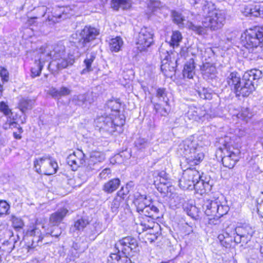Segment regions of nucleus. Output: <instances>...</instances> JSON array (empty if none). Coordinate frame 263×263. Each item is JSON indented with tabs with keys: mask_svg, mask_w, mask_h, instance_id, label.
Segmentation results:
<instances>
[{
	"mask_svg": "<svg viewBox=\"0 0 263 263\" xmlns=\"http://www.w3.org/2000/svg\"><path fill=\"white\" fill-rule=\"evenodd\" d=\"M40 50V55L35 59V64L37 66H71L78 60L73 55L63 59L65 47L62 44L47 46L44 51L43 48Z\"/></svg>",
	"mask_w": 263,
	"mask_h": 263,
	"instance_id": "obj_1",
	"label": "nucleus"
},
{
	"mask_svg": "<svg viewBox=\"0 0 263 263\" xmlns=\"http://www.w3.org/2000/svg\"><path fill=\"white\" fill-rule=\"evenodd\" d=\"M202 11L204 17L202 26H197L190 22L187 23L189 29L199 35H203L206 34L208 28L216 30L223 26L226 20V14L223 11L216 9L212 4L208 3L203 5Z\"/></svg>",
	"mask_w": 263,
	"mask_h": 263,
	"instance_id": "obj_2",
	"label": "nucleus"
},
{
	"mask_svg": "<svg viewBox=\"0 0 263 263\" xmlns=\"http://www.w3.org/2000/svg\"><path fill=\"white\" fill-rule=\"evenodd\" d=\"M36 11L39 15L44 16L47 15L46 22L49 25L54 24L64 20L74 14V10L70 6H57L51 9L46 6H42L36 8Z\"/></svg>",
	"mask_w": 263,
	"mask_h": 263,
	"instance_id": "obj_3",
	"label": "nucleus"
},
{
	"mask_svg": "<svg viewBox=\"0 0 263 263\" xmlns=\"http://www.w3.org/2000/svg\"><path fill=\"white\" fill-rule=\"evenodd\" d=\"M262 71L256 68L248 70L243 75L242 83L235 91L236 96L248 97L255 89L253 81L261 77Z\"/></svg>",
	"mask_w": 263,
	"mask_h": 263,
	"instance_id": "obj_4",
	"label": "nucleus"
},
{
	"mask_svg": "<svg viewBox=\"0 0 263 263\" xmlns=\"http://www.w3.org/2000/svg\"><path fill=\"white\" fill-rule=\"evenodd\" d=\"M196 145L195 141L185 140L179 145L181 154L191 166L198 165L204 157L203 153L195 147Z\"/></svg>",
	"mask_w": 263,
	"mask_h": 263,
	"instance_id": "obj_5",
	"label": "nucleus"
},
{
	"mask_svg": "<svg viewBox=\"0 0 263 263\" xmlns=\"http://www.w3.org/2000/svg\"><path fill=\"white\" fill-rule=\"evenodd\" d=\"M203 208L208 216L213 217L209 218L210 223L214 224H217L220 222L219 219L226 214L229 209L227 205L221 204L218 199L206 200L203 205Z\"/></svg>",
	"mask_w": 263,
	"mask_h": 263,
	"instance_id": "obj_6",
	"label": "nucleus"
},
{
	"mask_svg": "<svg viewBox=\"0 0 263 263\" xmlns=\"http://www.w3.org/2000/svg\"><path fill=\"white\" fill-rule=\"evenodd\" d=\"M98 30L90 26H86L79 33H77L74 43L80 53L86 51L90 46L91 42L99 34Z\"/></svg>",
	"mask_w": 263,
	"mask_h": 263,
	"instance_id": "obj_7",
	"label": "nucleus"
},
{
	"mask_svg": "<svg viewBox=\"0 0 263 263\" xmlns=\"http://www.w3.org/2000/svg\"><path fill=\"white\" fill-rule=\"evenodd\" d=\"M137 247V240L134 237L128 236L119 240L118 243H116V250H118V253H116L117 263H120V262L130 263V260L126 256L121 257L118 253L121 251L123 254L125 255L129 253V250L136 252Z\"/></svg>",
	"mask_w": 263,
	"mask_h": 263,
	"instance_id": "obj_8",
	"label": "nucleus"
},
{
	"mask_svg": "<svg viewBox=\"0 0 263 263\" xmlns=\"http://www.w3.org/2000/svg\"><path fill=\"white\" fill-rule=\"evenodd\" d=\"M243 44L244 47L248 49L249 52H252L255 49L259 48L263 56V27L250 30L246 34Z\"/></svg>",
	"mask_w": 263,
	"mask_h": 263,
	"instance_id": "obj_9",
	"label": "nucleus"
},
{
	"mask_svg": "<svg viewBox=\"0 0 263 263\" xmlns=\"http://www.w3.org/2000/svg\"><path fill=\"white\" fill-rule=\"evenodd\" d=\"M34 168L39 174L51 175L55 174L58 170L57 162L49 156L35 159L33 162Z\"/></svg>",
	"mask_w": 263,
	"mask_h": 263,
	"instance_id": "obj_10",
	"label": "nucleus"
},
{
	"mask_svg": "<svg viewBox=\"0 0 263 263\" xmlns=\"http://www.w3.org/2000/svg\"><path fill=\"white\" fill-rule=\"evenodd\" d=\"M200 178L199 172L195 168L190 167L183 171L179 180V186L183 190H193L194 184Z\"/></svg>",
	"mask_w": 263,
	"mask_h": 263,
	"instance_id": "obj_11",
	"label": "nucleus"
},
{
	"mask_svg": "<svg viewBox=\"0 0 263 263\" xmlns=\"http://www.w3.org/2000/svg\"><path fill=\"white\" fill-rule=\"evenodd\" d=\"M235 232L236 234L234 238L235 242L237 244L239 243L247 244L251 240L255 230L250 225L244 224L237 227Z\"/></svg>",
	"mask_w": 263,
	"mask_h": 263,
	"instance_id": "obj_12",
	"label": "nucleus"
},
{
	"mask_svg": "<svg viewBox=\"0 0 263 263\" xmlns=\"http://www.w3.org/2000/svg\"><path fill=\"white\" fill-rule=\"evenodd\" d=\"M153 33L150 28L143 27L141 29L137 40L138 49L142 51L150 46L153 42Z\"/></svg>",
	"mask_w": 263,
	"mask_h": 263,
	"instance_id": "obj_13",
	"label": "nucleus"
},
{
	"mask_svg": "<svg viewBox=\"0 0 263 263\" xmlns=\"http://www.w3.org/2000/svg\"><path fill=\"white\" fill-rule=\"evenodd\" d=\"M135 203L137 212L141 215L152 217L151 201L147 199L146 195L139 193L135 195Z\"/></svg>",
	"mask_w": 263,
	"mask_h": 263,
	"instance_id": "obj_14",
	"label": "nucleus"
},
{
	"mask_svg": "<svg viewBox=\"0 0 263 263\" xmlns=\"http://www.w3.org/2000/svg\"><path fill=\"white\" fill-rule=\"evenodd\" d=\"M85 155L81 150H78L70 154L67 158V163L72 171H76L85 163Z\"/></svg>",
	"mask_w": 263,
	"mask_h": 263,
	"instance_id": "obj_15",
	"label": "nucleus"
},
{
	"mask_svg": "<svg viewBox=\"0 0 263 263\" xmlns=\"http://www.w3.org/2000/svg\"><path fill=\"white\" fill-rule=\"evenodd\" d=\"M141 215L139 217L138 222L136 223L137 225V229L139 233L142 232L148 229H153L154 228H158L160 227L158 223H156V226L154 222L153 217Z\"/></svg>",
	"mask_w": 263,
	"mask_h": 263,
	"instance_id": "obj_16",
	"label": "nucleus"
},
{
	"mask_svg": "<svg viewBox=\"0 0 263 263\" xmlns=\"http://www.w3.org/2000/svg\"><path fill=\"white\" fill-rule=\"evenodd\" d=\"M68 213L66 208H61L52 213L50 217L49 222L53 226L59 225Z\"/></svg>",
	"mask_w": 263,
	"mask_h": 263,
	"instance_id": "obj_17",
	"label": "nucleus"
},
{
	"mask_svg": "<svg viewBox=\"0 0 263 263\" xmlns=\"http://www.w3.org/2000/svg\"><path fill=\"white\" fill-rule=\"evenodd\" d=\"M154 105V109L157 114L161 116H167L170 111V107L168 103H155L151 101Z\"/></svg>",
	"mask_w": 263,
	"mask_h": 263,
	"instance_id": "obj_18",
	"label": "nucleus"
},
{
	"mask_svg": "<svg viewBox=\"0 0 263 263\" xmlns=\"http://www.w3.org/2000/svg\"><path fill=\"white\" fill-rule=\"evenodd\" d=\"M71 92V90L68 87L63 86L59 89L51 87L48 90V93L53 98L59 99L62 97L69 95Z\"/></svg>",
	"mask_w": 263,
	"mask_h": 263,
	"instance_id": "obj_19",
	"label": "nucleus"
},
{
	"mask_svg": "<svg viewBox=\"0 0 263 263\" xmlns=\"http://www.w3.org/2000/svg\"><path fill=\"white\" fill-rule=\"evenodd\" d=\"M234 238V237L230 235L227 232H223L218 236V239L221 245L226 248H230L232 243L235 242Z\"/></svg>",
	"mask_w": 263,
	"mask_h": 263,
	"instance_id": "obj_20",
	"label": "nucleus"
},
{
	"mask_svg": "<svg viewBox=\"0 0 263 263\" xmlns=\"http://www.w3.org/2000/svg\"><path fill=\"white\" fill-rule=\"evenodd\" d=\"M184 211L188 216L194 220H197L199 218V210L195 205L186 204L184 205Z\"/></svg>",
	"mask_w": 263,
	"mask_h": 263,
	"instance_id": "obj_21",
	"label": "nucleus"
},
{
	"mask_svg": "<svg viewBox=\"0 0 263 263\" xmlns=\"http://www.w3.org/2000/svg\"><path fill=\"white\" fill-rule=\"evenodd\" d=\"M232 157L222 156V162L224 167L232 168L236 163L238 161V156L237 154H232Z\"/></svg>",
	"mask_w": 263,
	"mask_h": 263,
	"instance_id": "obj_22",
	"label": "nucleus"
},
{
	"mask_svg": "<svg viewBox=\"0 0 263 263\" xmlns=\"http://www.w3.org/2000/svg\"><path fill=\"white\" fill-rule=\"evenodd\" d=\"M228 83L229 85L233 86L235 91L237 86H239L242 83L240 75L236 72H232L228 77Z\"/></svg>",
	"mask_w": 263,
	"mask_h": 263,
	"instance_id": "obj_23",
	"label": "nucleus"
},
{
	"mask_svg": "<svg viewBox=\"0 0 263 263\" xmlns=\"http://www.w3.org/2000/svg\"><path fill=\"white\" fill-rule=\"evenodd\" d=\"M202 177L200 175L199 182L196 184V187L199 189L200 187L199 185L202 184V186L204 188V192H210L213 185V181L211 179L210 177H205L204 179H203Z\"/></svg>",
	"mask_w": 263,
	"mask_h": 263,
	"instance_id": "obj_24",
	"label": "nucleus"
},
{
	"mask_svg": "<svg viewBox=\"0 0 263 263\" xmlns=\"http://www.w3.org/2000/svg\"><path fill=\"white\" fill-rule=\"evenodd\" d=\"M34 103V100L23 98L20 100L19 103L20 110L25 112L27 110L32 109Z\"/></svg>",
	"mask_w": 263,
	"mask_h": 263,
	"instance_id": "obj_25",
	"label": "nucleus"
},
{
	"mask_svg": "<svg viewBox=\"0 0 263 263\" xmlns=\"http://www.w3.org/2000/svg\"><path fill=\"white\" fill-rule=\"evenodd\" d=\"M156 98L157 99V103H168L169 99L167 97L166 89L163 88H159L157 89Z\"/></svg>",
	"mask_w": 263,
	"mask_h": 263,
	"instance_id": "obj_26",
	"label": "nucleus"
},
{
	"mask_svg": "<svg viewBox=\"0 0 263 263\" xmlns=\"http://www.w3.org/2000/svg\"><path fill=\"white\" fill-rule=\"evenodd\" d=\"M201 112L199 109H190L186 115L190 120L197 121L204 116V114H202Z\"/></svg>",
	"mask_w": 263,
	"mask_h": 263,
	"instance_id": "obj_27",
	"label": "nucleus"
},
{
	"mask_svg": "<svg viewBox=\"0 0 263 263\" xmlns=\"http://www.w3.org/2000/svg\"><path fill=\"white\" fill-rule=\"evenodd\" d=\"M182 39L181 33L179 31H173L170 42V46L173 48L178 47Z\"/></svg>",
	"mask_w": 263,
	"mask_h": 263,
	"instance_id": "obj_28",
	"label": "nucleus"
},
{
	"mask_svg": "<svg viewBox=\"0 0 263 263\" xmlns=\"http://www.w3.org/2000/svg\"><path fill=\"white\" fill-rule=\"evenodd\" d=\"M123 111V107L122 111H121L120 109H116V119H118L119 120V123H116V127H120V129L118 131L119 133L122 132V129L121 127L124 125L125 122V117Z\"/></svg>",
	"mask_w": 263,
	"mask_h": 263,
	"instance_id": "obj_29",
	"label": "nucleus"
},
{
	"mask_svg": "<svg viewBox=\"0 0 263 263\" xmlns=\"http://www.w3.org/2000/svg\"><path fill=\"white\" fill-rule=\"evenodd\" d=\"M27 234L30 236H33V238L32 239L33 242L37 243L39 241H41L43 239V237L41 236V231L36 227L30 230H28Z\"/></svg>",
	"mask_w": 263,
	"mask_h": 263,
	"instance_id": "obj_30",
	"label": "nucleus"
},
{
	"mask_svg": "<svg viewBox=\"0 0 263 263\" xmlns=\"http://www.w3.org/2000/svg\"><path fill=\"white\" fill-rule=\"evenodd\" d=\"M172 16L173 21L178 25H182L183 22L185 21L184 16L178 11H173L172 12Z\"/></svg>",
	"mask_w": 263,
	"mask_h": 263,
	"instance_id": "obj_31",
	"label": "nucleus"
},
{
	"mask_svg": "<svg viewBox=\"0 0 263 263\" xmlns=\"http://www.w3.org/2000/svg\"><path fill=\"white\" fill-rule=\"evenodd\" d=\"M89 223L87 219L81 218L77 219L74 223L73 227L76 230L81 231L84 229L85 227Z\"/></svg>",
	"mask_w": 263,
	"mask_h": 263,
	"instance_id": "obj_32",
	"label": "nucleus"
},
{
	"mask_svg": "<svg viewBox=\"0 0 263 263\" xmlns=\"http://www.w3.org/2000/svg\"><path fill=\"white\" fill-rule=\"evenodd\" d=\"M96 122L100 123L103 122L105 126L108 127L114 128L115 127V123H114L113 119L109 117H106L105 118L103 117H100L97 119Z\"/></svg>",
	"mask_w": 263,
	"mask_h": 263,
	"instance_id": "obj_33",
	"label": "nucleus"
},
{
	"mask_svg": "<svg viewBox=\"0 0 263 263\" xmlns=\"http://www.w3.org/2000/svg\"><path fill=\"white\" fill-rule=\"evenodd\" d=\"M255 5L248 4L245 5L241 8V11L244 15L253 16V11L255 10Z\"/></svg>",
	"mask_w": 263,
	"mask_h": 263,
	"instance_id": "obj_34",
	"label": "nucleus"
},
{
	"mask_svg": "<svg viewBox=\"0 0 263 263\" xmlns=\"http://www.w3.org/2000/svg\"><path fill=\"white\" fill-rule=\"evenodd\" d=\"M132 6L130 0H116V10L119 8L123 10L128 9Z\"/></svg>",
	"mask_w": 263,
	"mask_h": 263,
	"instance_id": "obj_35",
	"label": "nucleus"
},
{
	"mask_svg": "<svg viewBox=\"0 0 263 263\" xmlns=\"http://www.w3.org/2000/svg\"><path fill=\"white\" fill-rule=\"evenodd\" d=\"M195 67H184L182 71L183 77L188 79H192L193 76L195 74Z\"/></svg>",
	"mask_w": 263,
	"mask_h": 263,
	"instance_id": "obj_36",
	"label": "nucleus"
},
{
	"mask_svg": "<svg viewBox=\"0 0 263 263\" xmlns=\"http://www.w3.org/2000/svg\"><path fill=\"white\" fill-rule=\"evenodd\" d=\"M76 105L79 106L83 105L86 102V97L85 95H79L73 97L72 99Z\"/></svg>",
	"mask_w": 263,
	"mask_h": 263,
	"instance_id": "obj_37",
	"label": "nucleus"
},
{
	"mask_svg": "<svg viewBox=\"0 0 263 263\" xmlns=\"http://www.w3.org/2000/svg\"><path fill=\"white\" fill-rule=\"evenodd\" d=\"M211 91V89L203 88L201 90L198 91V94L201 98L210 100L212 98Z\"/></svg>",
	"mask_w": 263,
	"mask_h": 263,
	"instance_id": "obj_38",
	"label": "nucleus"
},
{
	"mask_svg": "<svg viewBox=\"0 0 263 263\" xmlns=\"http://www.w3.org/2000/svg\"><path fill=\"white\" fill-rule=\"evenodd\" d=\"M104 190L108 193H112L115 190V182L114 179L110 180L104 184Z\"/></svg>",
	"mask_w": 263,
	"mask_h": 263,
	"instance_id": "obj_39",
	"label": "nucleus"
},
{
	"mask_svg": "<svg viewBox=\"0 0 263 263\" xmlns=\"http://www.w3.org/2000/svg\"><path fill=\"white\" fill-rule=\"evenodd\" d=\"M219 153L223 154V156H229V157H232L231 155H232V154L238 155L239 153L238 150H236V152H234L231 151L230 149H228L226 147H224L223 148H219L217 153L218 154Z\"/></svg>",
	"mask_w": 263,
	"mask_h": 263,
	"instance_id": "obj_40",
	"label": "nucleus"
},
{
	"mask_svg": "<svg viewBox=\"0 0 263 263\" xmlns=\"http://www.w3.org/2000/svg\"><path fill=\"white\" fill-rule=\"evenodd\" d=\"M12 226L16 230H20L24 226L23 220L17 217H13L12 218Z\"/></svg>",
	"mask_w": 263,
	"mask_h": 263,
	"instance_id": "obj_41",
	"label": "nucleus"
},
{
	"mask_svg": "<svg viewBox=\"0 0 263 263\" xmlns=\"http://www.w3.org/2000/svg\"><path fill=\"white\" fill-rule=\"evenodd\" d=\"M161 66H164L166 64L170 65L171 62V56L168 52L166 51L165 53H163L161 55Z\"/></svg>",
	"mask_w": 263,
	"mask_h": 263,
	"instance_id": "obj_42",
	"label": "nucleus"
},
{
	"mask_svg": "<svg viewBox=\"0 0 263 263\" xmlns=\"http://www.w3.org/2000/svg\"><path fill=\"white\" fill-rule=\"evenodd\" d=\"M255 10L253 11V16L263 18V5H255Z\"/></svg>",
	"mask_w": 263,
	"mask_h": 263,
	"instance_id": "obj_43",
	"label": "nucleus"
},
{
	"mask_svg": "<svg viewBox=\"0 0 263 263\" xmlns=\"http://www.w3.org/2000/svg\"><path fill=\"white\" fill-rule=\"evenodd\" d=\"M0 76L3 83L7 82L9 81V72L4 67H1V69L0 70Z\"/></svg>",
	"mask_w": 263,
	"mask_h": 263,
	"instance_id": "obj_44",
	"label": "nucleus"
},
{
	"mask_svg": "<svg viewBox=\"0 0 263 263\" xmlns=\"http://www.w3.org/2000/svg\"><path fill=\"white\" fill-rule=\"evenodd\" d=\"M135 145L139 149H142L148 145V143L145 139L140 138L135 141Z\"/></svg>",
	"mask_w": 263,
	"mask_h": 263,
	"instance_id": "obj_45",
	"label": "nucleus"
},
{
	"mask_svg": "<svg viewBox=\"0 0 263 263\" xmlns=\"http://www.w3.org/2000/svg\"><path fill=\"white\" fill-rule=\"evenodd\" d=\"M9 209V205L5 201H0V215L7 214Z\"/></svg>",
	"mask_w": 263,
	"mask_h": 263,
	"instance_id": "obj_46",
	"label": "nucleus"
},
{
	"mask_svg": "<svg viewBox=\"0 0 263 263\" xmlns=\"http://www.w3.org/2000/svg\"><path fill=\"white\" fill-rule=\"evenodd\" d=\"M239 115L242 117V118L247 121L248 119H250L253 116L252 114L250 112L249 109L247 108L243 109Z\"/></svg>",
	"mask_w": 263,
	"mask_h": 263,
	"instance_id": "obj_47",
	"label": "nucleus"
},
{
	"mask_svg": "<svg viewBox=\"0 0 263 263\" xmlns=\"http://www.w3.org/2000/svg\"><path fill=\"white\" fill-rule=\"evenodd\" d=\"M95 59L96 55L95 53H91L90 54H87L86 58L84 61V63L85 64V66H91Z\"/></svg>",
	"mask_w": 263,
	"mask_h": 263,
	"instance_id": "obj_48",
	"label": "nucleus"
},
{
	"mask_svg": "<svg viewBox=\"0 0 263 263\" xmlns=\"http://www.w3.org/2000/svg\"><path fill=\"white\" fill-rule=\"evenodd\" d=\"M129 190L127 186H122L120 191L117 192V196L122 199H124L125 196L128 193Z\"/></svg>",
	"mask_w": 263,
	"mask_h": 263,
	"instance_id": "obj_49",
	"label": "nucleus"
},
{
	"mask_svg": "<svg viewBox=\"0 0 263 263\" xmlns=\"http://www.w3.org/2000/svg\"><path fill=\"white\" fill-rule=\"evenodd\" d=\"M257 209L258 214L263 218V191L261 192V196H260V202L257 204Z\"/></svg>",
	"mask_w": 263,
	"mask_h": 263,
	"instance_id": "obj_50",
	"label": "nucleus"
},
{
	"mask_svg": "<svg viewBox=\"0 0 263 263\" xmlns=\"http://www.w3.org/2000/svg\"><path fill=\"white\" fill-rule=\"evenodd\" d=\"M37 18V17H32L28 18L25 23L26 27H30L31 26H37L38 23L35 21Z\"/></svg>",
	"mask_w": 263,
	"mask_h": 263,
	"instance_id": "obj_51",
	"label": "nucleus"
},
{
	"mask_svg": "<svg viewBox=\"0 0 263 263\" xmlns=\"http://www.w3.org/2000/svg\"><path fill=\"white\" fill-rule=\"evenodd\" d=\"M0 110L3 112L5 115H8L11 112L8 106L4 102L0 103Z\"/></svg>",
	"mask_w": 263,
	"mask_h": 263,
	"instance_id": "obj_52",
	"label": "nucleus"
},
{
	"mask_svg": "<svg viewBox=\"0 0 263 263\" xmlns=\"http://www.w3.org/2000/svg\"><path fill=\"white\" fill-rule=\"evenodd\" d=\"M43 67H32L31 69V76L33 77L39 76Z\"/></svg>",
	"mask_w": 263,
	"mask_h": 263,
	"instance_id": "obj_53",
	"label": "nucleus"
},
{
	"mask_svg": "<svg viewBox=\"0 0 263 263\" xmlns=\"http://www.w3.org/2000/svg\"><path fill=\"white\" fill-rule=\"evenodd\" d=\"M123 45L124 42L120 36H116V52L121 50Z\"/></svg>",
	"mask_w": 263,
	"mask_h": 263,
	"instance_id": "obj_54",
	"label": "nucleus"
},
{
	"mask_svg": "<svg viewBox=\"0 0 263 263\" xmlns=\"http://www.w3.org/2000/svg\"><path fill=\"white\" fill-rule=\"evenodd\" d=\"M115 105V101L113 99L109 100L106 103V108L110 109L111 111H115L114 109V106Z\"/></svg>",
	"mask_w": 263,
	"mask_h": 263,
	"instance_id": "obj_55",
	"label": "nucleus"
},
{
	"mask_svg": "<svg viewBox=\"0 0 263 263\" xmlns=\"http://www.w3.org/2000/svg\"><path fill=\"white\" fill-rule=\"evenodd\" d=\"M120 213L118 215L119 218L122 221H124L127 217V214L125 212V209L121 208L120 209Z\"/></svg>",
	"mask_w": 263,
	"mask_h": 263,
	"instance_id": "obj_56",
	"label": "nucleus"
},
{
	"mask_svg": "<svg viewBox=\"0 0 263 263\" xmlns=\"http://www.w3.org/2000/svg\"><path fill=\"white\" fill-rule=\"evenodd\" d=\"M61 230L58 227H55L54 229L51 231L50 235L52 236L58 237L61 234Z\"/></svg>",
	"mask_w": 263,
	"mask_h": 263,
	"instance_id": "obj_57",
	"label": "nucleus"
},
{
	"mask_svg": "<svg viewBox=\"0 0 263 263\" xmlns=\"http://www.w3.org/2000/svg\"><path fill=\"white\" fill-rule=\"evenodd\" d=\"M17 123L15 122H11L10 121L9 122V128H17L20 133H22L23 132V130L21 127H17Z\"/></svg>",
	"mask_w": 263,
	"mask_h": 263,
	"instance_id": "obj_58",
	"label": "nucleus"
},
{
	"mask_svg": "<svg viewBox=\"0 0 263 263\" xmlns=\"http://www.w3.org/2000/svg\"><path fill=\"white\" fill-rule=\"evenodd\" d=\"M151 211L152 217L154 218V219L155 218L158 217L157 215L159 213V210L157 208V207L151 204Z\"/></svg>",
	"mask_w": 263,
	"mask_h": 263,
	"instance_id": "obj_59",
	"label": "nucleus"
},
{
	"mask_svg": "<svg viewBox=\"0 0 263 263\" xmlns=\"http://www.w3.org/2000/svg\"><path fill=\"white\" fill-rule=\"evenodd\" d=\"M159 235V233L157 232L156 233H152V232L149 233V237L147 238V239L151 242H153L155 241L158 238V235Z\"/></svg>",
	"mask_w": 263,
	"mask_h": 263,
	"instance_id": "obj_60",
	"label": "nucleus"
},
{
	"mask_svg": "<svg viewBox=\"0 0 263 263\" xmlns=\"http://www.w3.org/2000/svg\"><path fill=\"white\" fill-rule=\"evenodd\" d=\"M199 182V179L197 180V181L196 182V183H195L194 184V187H193V189H195V190H196L197 192H199L200 191V193L201 194H202V193H205L206 192H204V188H203V186H202V184H200L199 185V186L200 187L199 189L197 188L196 187V184H197L198 182Z\"/></svg>",
	"mask_w": 263,
	"mask_h": 263,
	"instance_id": "obj_61",
	"label": "nucleus"
},
{
	"mask_svg": "<svg viewBox=\"0 0 263 263\" xmlns=\"http://www.w3.org/2000/svg\"><path fill=\"white\" fill-rule=\"evenodd\" d=\"M157 185V189L160 193H165L167 191L168 186L160 185L159 183Z\"/></svg>",
	"mask_w": 263,
	"mask_h": 263,
	"instance_id": "obj_62",
	"label": "nucleus"
},
{
	"mask_svg": "<svg viewBox=\"0 0 263 263\" xmlns=\"http://www.w3.org/2000/svg\"><path fill=\"white\" fill-rule=\"evenodd\" d=\"M109 49L112 53L115 51V39H111L109 43Z\"/></svg>",
	"mask_w": 263,
	"mask_h": 263,
	"instance_id": "obj_63",
	"label": "nucleus"
},
{
	"mask_svg": "<svg viewBox=\"0 0 263 263\" xmlns=\"http://www.w3.org/2000/svg\"><path fill=\"white\" fill-rule=\"evenodd\" d=\"M160 185L168 186L169 182L167 181L166 178H162L160 179L159 183Z\"/></svg>",
	"mask_w": 263,
	"mask_h": 263,
	"instance_id": "obj_64",
	"label": "nucleus"
}]
</instances>
